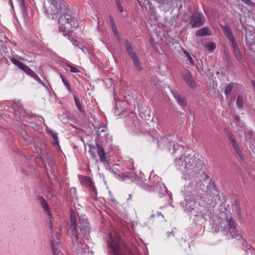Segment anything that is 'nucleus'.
Instances as JSON below:
<instances>
[{"mask_svg": "<svg viewBox=\"0 0 255 255\" xmlns=\"http://www.w3.org/2000/svg\"><path fill=\"white\" fill-rule=\"evenodd\" d=\"M50 3L44 6L45 13L52 19L61 15L58 18L59 30L64 36L68 35L72 29H76L78 26V21L71 15L65 12L66 6L63 0H50Z\"/></svg>", "mask_w": 255, "mask_h": 255, "instance_id": "1", "label": "nucleus"}, {"mask_svg": "<svg viewBox=\"0 0 255 255\" xmlns=\"http://www.w3.org/2000/svg\"><path fill=\"white\" fill-rule=\"evenodd\" d=\"M71 231L72 235L76 238L78 241L79 237H85L87 233L90 232V224L87 220L84 218H79V228L80 232L78 233L77 227V218L76 215L73 213H71L70 215Z\"/></svg>", "mask_w": 255, "mask_h": 255, "instance_id": "2", "label": "nucleus"}, {"mask_svg": "<svg viewBox=\"0 0 255 255\" xmlns=\"http://www.w3.org/2000/svg\"><path fill=\"white\" fill-rule=\"evenodd\" d=\"M109 238L111 240V243H109V246L111 250L113 252L115 255H125L124 251L126 248L125 244L123 243L121 237L116 234L113 238L112 235H109Z\"/></svg>", "mask_w": 255, "mask_h": 255, "instance_id": "3", "label": "nucleus"}, {"mask_svg": "<svg viewBox=\"0 0 255 255\" xmlns=\"http://www.w3.org/2000/svg\"><path fill=\"white\" fill-rule=\"evenodd\" d=\"M206 22V18L200 11L192 12L189 17V24L191 28H198L202 26Z\"/></svg>", "mask_w": 255, "mask_h": 255, "instance_id": "4", "label": "nucleus"}, {"mask_svg": "<svg viewBox=\"0 0 255 255\" xmlns=\"http://www.w3.org/2000/svg\"><path fill=\"white\" fill-rule=\"evenodd\" d=\"M224 228L225 230L229 232L233 238H237L238 240L242 238V231L239 227L236 226L235 222L232 218L227 220Z\"/></svg>", "mask_w": 255, "mask_h": 255, "instance_id": "5", "label": "nucleus"}, {"mask_svg": "<svg viewBox=\"0 0 255 255\" xmlns=\"http://www.w3.org/2000/svg\"><path fill=\"white\" fill-rule=\"evenodd\" d=\"M96 146L97 149V151L100 157L101 162L105 163L107 162V158L106 153L104 148L97 142L96 143Z\"/></svg>", "mask_w": 255, "mask_h": 255, "instance_id": "6", "label": "nucleus"}, {"mask_svg": "<svg viewBox=\"0 0 255 255\" xmlns=\"http://www.w3.org/2000/svg\"><path fill=\"white\" fill-rule=\"evenodd\" d=\"M124 42L126 48V51L129 57L131 59L136 56L137 55L134 51L133 47L130 42L127 39L125 40Z\"/></svg>", "mask_w": 255, "mask_h": 255, "instance_id": "7", "label": "nucleus"}, {"mask_svg": "<svg viewBox=\"0 0 255 255\" xmlns=\"http://www.w3.org/2000/svg\"><path fill=\"white\" fill-rule=\"evenodd\" d=\"M22 71H24L27 75L34 79L40 84L44 85L43 83H42L41 79L39 78V77L29 67L26 65L23 69Z\"/></svg>", "mask_w": 255, "mask_h": 255, "instance_id": "8", "label": "nucleus"}, {"mask_svg": "<svg viewBox=\"0 0 255 255\" xmlns=\"http://www.w3.org/2000/svg\"><path fill=\"white\" fill-rule=\"evenodd\" d=\"M212 34L211 30L208 27H204L196 31L195 35L197 37L210 36Z\"/></svg>", "mask_w": 255, "mask_h": 255, "instance_id": "9", "label": "nucleus"}, {"mask_svg": "<svg viewBox=\"0 0 255 255\" xmlns=\"http://www.w3.org/2000/svg\"><path fill=\"white\" fill-rule=\"evenodd\" d=\"M170 91L173 97L176 100L178 104L184 107L187 106V102L184 97L181 96L176 91L173 90L172 89H171Z\"/></svg>", "mask_w": 255, "mask_h": 255, "instance_id": "10", "label": "nucleus"}, {"mask_svg": "<svg viewBox=\"0 0 255 255\" xmlns=\"http://www.w3.org/2000/svg\"><path fill=\"white\" fill-rule=\"evenodd\" d=\"M183 78L186 81V83L191 88H194L196 87L195 83L193 80L192 76L189 71H187L186 73L183 75Z\"/></svg>", "mask_w": 255, "mask_h": 255, "instance_id": "11", "label": "nucleus"}, {"mask_svg": "<svg viewBox=\"0 0 255 255\" xmlns=\"http://www.w3.org/2000/svg\"><path fill=\"white\" fill-rule=\"evenodd\" d=\"M87 249V245L80 243V244H78L77 247L76 246V250L74 252L76 253L78 255H86Z\"/></svg>", "mask_w": 255, "mask_h": 255, "instance_id": "12", "label": "nucleus"}, {"mask_svg": "<svg viewBox=\"0 0 255 255\" xmlns=\"http://www.w3.org/2000/svg\"><path fill=\"white\" fill-rule=\"evenodd\" d=\"M183 161L184 162V166L185 168H190L194 163V160L192 158L190 157L189 155H186L184 154L182 155Z\"/></svg>", "mask_w": 255, "mask_h": 255, "instance_id": "13", "label": "nucleus"}, {"mask_svg": "<svg viewBox=\"0 0 255 255\" xmlns=\"http://www.w3.org/2000/svg\"><path fill=\"white\" fill-rule=\"evenodd\" d=\"M221 28L222 30L223 31L224 34L228 39H229L234 36L231 29L228 25H225L224 26H222Z\"/></svg>", "mask_w": 255, "mask_h": 255, "instance_id": "14", "label": "nucleus"}, {"mask_svg": "<svg viewBox=\"0 0 255 255\" xmlns=\"http://www.w3.org/2000/svg\"><path fill=\"white\" fill-rule=\"evenodd\" d=\"M21 9L23 16L24 17L28 15V6L25 5L24 0H17Z\"/></svg>", "mask_w": 255, "mask_h": 255, "instance_id": "15", "label": "nucleus"}, {"mask_svg": "<svg viewBox=\"0 0 255 255\" xmlns=\"http://www.w3.org/2000/svg\"><path fill=\"white\" fill-rule=\"evenodd\" d=\"M131 59L133 61L135 69L138 71H141L142 69V67L137 56L131 58Z\"/></svg>", "mask_w": 255, "mask_h": 255, "instance_id": "16", "label": "nucleus"}, {"mask_svg": "<svg viewBox=\"0 0 255 255\" xmlns=\"http://www.w3.org/2000/svg\"><path fill=\"white\" fill-rule=\"evenodd\" d=\"M60 238L57 236V238L54 241L52 240L51 242V246L53 250V254L55 255L56 253V251L57 250V247H58L60 245Z\"/></svg>", "mask_w": 255, "mask_h": 255, "instance_id": "17", "label": "nucleus"}, {"mask_svg": "<svg viewBox=\"0 0 255 255\" xmlns=\"http://www.w3.org/2000/svg\"><path fill=\"white\" fill-rule=\"evenodd\" d=\"M232 49L233 54L237 60L238 61H240L242 59V57L238 45L232 47Z\"/></svg>", "mask_w": 255, "mask_h": 255, "instance_id": "18", "label": "nucleus"}, {"mask_svg": "<svg viewBox=\"0 0 255 255\" xmlns=\"http://www.w3.org/2000/svg\"><path fill=\"white\" fill-rule=\"evenodd\" d=\"M40 204L42 207L43 209L46 212H47V214L50 216L51 213L49 211V208L48 204L46 202L44 199L43 198H40Z\"/></svg>", "mask_w": 255, "mask_h": 255, "instance_id": "19", "label": "nucleus"}, {"mask_svg": "<svg viewBox=\"0 0 255 255\" xmlns=\"http://www.w3.org/2000/svg\"><path fill=\"white\" fill-rule=\"evenodd\" d=\"M10 61L15 65L17 66L19 69H21L22 70L24 68V67L26 66L24 65L23 63H22L21 61H18V60L14 58H10Z\"/></svg>", "mask_w": 255, "mask_h": 255, "instance_id": "20", "label": "nucleus"}, {"mask_svg": "<svg viewBox=\"0 0 255 255\" xmlns=\"http://www.w3.org/2000/svg\"><path fill=\"white\" fill-rule=\"evenodd\" d=\"M157 1L160 6L165 5H169L172 4L173 0H155Z\"/></svg>", "mask_w": 255, "mask_h": 255, "instance_id": "21", "label": "nucleus"}, {"mask_svg": "<svg viewBox=\"0 0 255 255\" xmlns=\"http://www.w3.org/2000/svg\"><path fill=\"white\" fill-rule=\"evenodd\" d=\"M237 105L239 109H243L244 105L243 99L241 95H238L237 99Z\"/></svg>", "mask_w": 255, "mask_h": 255, "instance_id": "22", "label": "nucleus"}, {"mask_svg": "<svg viewBox=\"0 0 255 255\" xmlns=\"http://www.w3.org/2000/svg\"><path fill=\"white\" fill-rule=\"evenodd\" d=\"M49 132L51 133V135L54 140V141L53 142V145H57L59 147L60 146H59V140H58V137L57 136V133L53 132L52 130H50Z\"/></svg>", "mask_w": 255, "mask_h": 255, "instance_id": "23", "label": "nucleus"}, {"mask_svg": "<svg viewBox=\"0 0 255 255\" xmlns=\"http://www.w3.org/2000/svg\"><path fill=\"white\" fill-rule=\"evenodd\" d=\"M74 99L75 102V104L78 109V110L80 111V113H83V108L81 105V103L80 102V101L79 100L78 98L76 96H74Z\"/></svg>", "mask_w": 255, "mask_h": 255, "instance_id": "24", "label": "nucleus"}, {"mask_svg": "<svg viewBox=\"0 0 255 255\" xmlns=\"http://www.w3.org/2000/svg\"><path fill=\"white\" fill-rule=\"evenodd\" d=\"M216 44L214 42H208L205 45V47L208 50L213 51L216 48Z\"/></svg>", "mask_w": 255, "mask_h": 255, "instance_id": "25", "label": "nucleus"}, {"mask_svg": "<svg viewBox=\"0 0 255 255\" xmlns=\"http://www.w3.org/2000/svg\"><path fill=\"white\" fill-rule=\"evenodd\" d=\"M226 134H227L229 140L232 143V144L235 143V142L237 141L234 135L233 134V133L232 132H231L229 131H227Z\"/></svg>", "mask_w": 255, "mask_h": 255, "instance_id": "26", "label": "nucleus"}, {"mask_svg": "<svg viewBox=\"0 0 255 255\" xmlns=\"http://www.w3.org/2000/svg\"><path fill=\"white\" fill-rule=\"evenodd\" d=\"M60 76L61 77L63 82L64 83V85H65L68 91L71 92V88L69 82H68V80L61 74H60Z\"/></svg>", "mask_w": 255, "mask_h": 255, "instance_id": "27", "label": "nucleus"}, {"mask_svg": "<svg viewBox=\"0 0 255 255\" xmlns=\"http://www.w3.org/2000/svg\"><path fill=\"white\" fill-rule=\"evenodd\" d=\"M233 88V85L232 83L229 84L226 87L225 90V94L226 96H228L232 91Z\"/></svg>", "mask_w": 255, "mask_h": 255, "instance_id": "28", "label": "nucleus"}, {"mask_svg": "<svg viewBox=\"0 0 255 255\" xmlns=\"http://www.w3.org/2000/svg\"><path fill=\"white\" fill-rule=\"evenodd\" d=\"M89 146L90 147L89 153L93 158L95 159L96 158V155L94 150L96 148L94 146H92L91 144H89Z\"/></svg>", "mask_w": 255, "mask_h": 255, "instance_id": "29", "label": "nucleus"}, {"mask_svg": "<svg viewBox=\"0 0 255 255\" xmlns=\"http://www.w3.org/2000/svg\"><path fill=\"white\" fill-rule=\"evenodd\" d=\"M228 40H229V41L231 43V47L238 45V43L235 39V36L228 39Z\"/></svg>", "mask_w": 255, "mask_h": 255, "instance_id": "30", "label": "nucleus"}, {"mask_svg": "<svg viewBox=\"0 0 255 255\" xmlns=\"http://www.w3.org/2000/svg\"><path fill=\"white\" fill-rule=\"evenodd\" d=\"M184 53L185 54V55L186 56V57H187L191 65H193L194 64V60H193V58L191 57V56H190V54L187 51H185Z\"/></svg>", "mask_w": 255, "mask_h": 255, "instance_id": "31", "label": "nucleus"}, {"mask_svg": "<svg viewBox=\"0 0 255 255\" xmlns=\"http://www.w3.org/2000/svg\"><path fill=\"white\" fill-rule=\"evenodd\" d=\"M139 5L142 7L146 6V3H148L150 4V2L147 0H137Z\"/></svg>", "mask_w": 255, "mask_h": 255, "instance_id": "32", "label": "nucleus"}, {"mask_svg": "<svg viewBox=\"0 0 255 255\" xmlns=\"http://www.w3.org/2000/svg\"><path fill=\"white\" fill-rule=\"evenodd\" d=\"M237 153L238 154L240 158L243 161H246V156L245 154L242 152L241 150H239L237 151H236Z\"/></svg>", "mask_w": 255, "mask_h": 255, "instance_id": "33", "label": "nucleus"}, {"mask_svg": "<svg viewBox=\"0 0 255 255\" xmlns=\"http://www.w3.org/2000/svg\"><path fill=\"white\" fill-rule=\"evenodd\" d=\"M175 162L176 163L177 165H179V166H182L183 165V158H182V156L180 157L179 159H175Z\"/></svg>", "mask_w": 255, "mask_h": 255, "instance_id": "34", "label": "nucleus"}, {"mask_svg": "<svg viewBox=\"0 0 255 255\" xmlns=\"http://www.w3.org/2000/svg\"><path fill=\"white\" fill-rule=\"evenodd\" d=\"M87 183L89 184L92 187L94 192H96V188L94 186L93 182L90 178H87Z\"/></svg>", "mask_w": 255, "mask_h": 255, "instance_id": "35", "label": "nucleus"}, {"mask_svg": "<svg viewBox=\"0 0 255 255\" xmlns=\"http://www.w3.org/2000/svg\"><path fill=\"white\" fill-rule=\"evenodd\" d=\"M112 29L113 32L116 35L119 36L116 25H114L112 26Z\"/></svg>", "mask_w": 255, "mask_h": 255, "instance_id": "36", "label": "nucleus"}, {"mask_svg": "<svg viewBox=\"0 0 255 255\" xmlns=\"http://www.w3.org/2000/svg\"><path fill=\"white\" fill-rule=\"evenodd\" d=\"M234 149H235V150L236 151H237L239 150H240V146L238 144L237 142H235V143H233L232 144Z\"/></svg>", "mask_w": 255, "mask_h": 255, "instance_id": "37", "label": "nucleus"}, {"mask_svg": "<svg viewBox=\"0 0 255 255\" xmlns=\"http://www.w3.org/2000/svg\"><path fill=\"white\" fill-rule=\"evenodd\" d=\"M68 66L70 67V68H71L70 71L71 72L78 73V72H80V70L78 69H77V68L73 67V66H70L69 65H68Z\"/></svg>", "mask_w": 255, "mask_h": 255, "instance_id": "38", "label": "nucleus"}, {"mask_svg": "<svg viewBox=\"0 0 255 255\" xmlns=\"http://www.w3.org/2000/svg\"><path fill=\"white\" fill-rule=\"evenodd\" d=\"M242 2L249 5H253L254 3L251 0H241Z\"/></svg>", "mask_w": 255, "mask_h": 255, "instance_id": "39", "label": "nucleus"}, {"mask_svg": "<svg viewBox=\"0 0 255 255\" xmlns=\"http://www.w3.org/2000/svg\"><path fill=\"white\" fill-rule=\"evenodd\" d=\"M116 4H117V6L118 8L119 9V11L120 12H123V7L122 6V5L120 4V0H117L116 1Z\"/></svg>", "mask_w": 255, "mask_h": 255, "instance_id": "40", "label": "nucleus"}, {"mask_svg": "<svg viewBox=\"0 0 255 255\" xmlns=\"http://www.w3.org/2000/svg\"><path fill=\"white\" fill-rule=\"evenodd\" d=\"M188 204H190L189 206L190 207H191V210L194 209V207H193V206L195 204V202L194 201H191L189 202V203L186 204V205L187 206Z\"/></svg>", "mask_w": 255, "mask_h": 255, "instance_id": "41", "label": "nucleus"}, {"mask_svg": "<svg viewBox=\"0 0 255 255\" xmlns=\"http://www.w3.org/2000/svg\"><path fill=\"white\" fill-rule=\"evenodd\" d=\"M109 18H110V23L111 24V26H113L114 25H116L113 18L112 16H110Z\"/></svg>", "mask_w": 255, "mask_h": 255, "instance_id": "42", "label": "nucleus"}, {"mask_svg": "<svg viewBox=\"0 0 255 255\" xmlns=\"http://www.w3.org/2000/svg\"><path fill=\"white\" fill-rule=\"evenodd\" d=\"M226 60L228 62H231L230 57L228 52L226 53Z\"/></svg>", "mask_w": 255, "mask_h": 255, "instance_id": "43", "label": "nucleus"}, {"mask_svg": "<svg viewBox=\"0 0 255 255\" xmlns=\"http://www.w3.org/2000/svg\"><path fill=\"white\" fill-rule=\"evenodd\" d=\"M132 199V194H129L128 195V198H127V201H129L130 200H131Z\"/></svg>", "mask_w": 255, "mask_h": 255, "instance_id": "44", "label": "nucleus"}, {"mask_svg": "<svg viewBox=\"0 0 255 255\" xmlns=\"http://www.w3.org/2000/svg\"><path fill=\"white\" fill-rule=\"evenodd\" d=\"M194 8V6H190L188 7V10L189 11V12H191V11L192 10V9Z\"/></svg>", "mask_w": 255, "mask_h": 255, "instance_id": "45", "label": "nucleus"}, {"mask_svg": "<svg viewBox=\"0 0 255 255\" xmlns=\"http://www.w3.org/2000/svg\"><path fill=\"white\" fill-rule=\"evenodd\" d=\"M212 187L210 186V188H211ZM207 193L208 194L210 195V196L211 197V191H210V190L211 189L209 188V187L208 186L207 187Z\"/></svg>", "mask_w": 255, "mask_h": 255, "instance_id": "46", "label": "nucleus"}, {"mask_svg": "<svg viewBox=\"0 0 255 255\" xmlns=\"http://www.w3.org/2000/svg\"><path fill=\"white\" fill-rule=\"evenodd\" d=\"M111 200L114 203H116V204L118 203V202L117 201V200L115 199H111Z\"/></svg>", "mask_w": 255, "mask_h": 255, "instance_id": "47", "label": "nucleus"}, {"mask_svg": "<svg viewBox=\"0 0 255 255\" xmlns=\"http://www.w3.org/2000/svg\"><path fill=\"white\" fill-rule=\"evenodd\" d=\"M252 85L253 86V87L254 88H255V81H252Z\"/></svg>", "mask_w": 255, "mask_h": 255, "instance_id": "48", "label": "nucleus"}, {"mask_svg": "<svg viewBox=\"0 0 255 255\" xmlns=\"http://www.w3.org/2000/svg\"><path fill=\"white\" fill-rule=\"evenodd\" d=\"M239 213H240V210L239 209Z\"/></svg>", "mask_w": 255, "mask_h": 255, "instance_id": "49", "label": "nucleus"}, {"mask_svg": "<svg viewBox=\"0 0 255 255\" xmlns=\"http://www.w3.org/2000/svg\"><path fill=\"white\" fill-rule=\"evenodd\" d=\"M188 247H189V248H190V245L189 244H188Z\"/></svg>", "mask_w": 255, "mask_h": 255, "instance_id": "50", "label": "nucleus"}, {"mask_svg": "<svg viewBox=\"0 0 255 255\" xmlns=\"http://www.w3.org/2000/svg\"><path fill=\"white\" fill-rule=\"evenodd\" d=\"M212 189H214V190H215V189H214V187H212Z\"/></svg>", "mask_w": 255, "mask_h": 255, "instance_id": "51", "label": "nucleus"}]
</instances>
